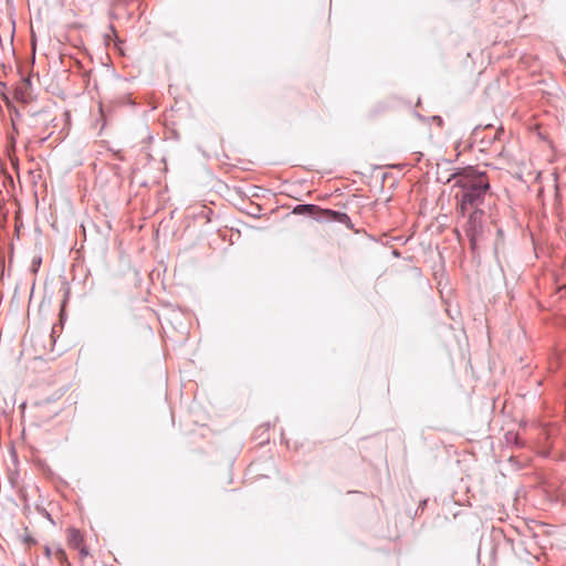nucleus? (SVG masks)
Returning <instances> with one entry per match:
<instances>
[{"label": "nucleus", "mask_w": 566, "mask_h": 566, "mask_svg": "<svg viewBox=\"0 0 566 566\" xmlns=\"http://www.w3.org/2000/svg\"><path fill=\"white\" fill-rule=\"evenodd\" d=\"M448 181L453 182L452 188L457 189L454 192L457 212L462 217H465L470 209L478 208L490 189L485 172L478 171L473 167L458 170Z\"/></svg>", "instance_id": "nucleus-1"}, {"label": "nucleus", "mask_w": 566, "mask_h": 566, "mask_svg": "<svg viewBox=\"0 0 566 566\" xmlns=\"http://www.w3.org/2000/svg\"><path fill=\"white\" fill-rule=\"evenodd\" d=\"M468 219L464 224V232L470 241V248L475 254L478 252L479 243L484 237V217L485 212L482 209H470L467 214Z\"/></svg>", "instance_id": "nucleus-2"}, {"label": "nucleus", "mask_w": 566, "mask_h": 566, "mask_svg": "<svg viewBox=\"0 0 566 566\" xmlns=\"http://www.w3.org/2000/svg\"><path fill=\"white\" fill-rule=\"evenodd\" d=\"M318 221H336L347 227H350V218L345 212L334 211L329 209H324L322 216H318Z\"/></svg>", "instance_id": "nucleus-3"}, {"label": "nucleus", "mask_w": 566, "mask_h": 566, "mask_svg": "<svg viewBox=\"0 0 566 566\" xmlns=\"http://www.w3.org/2000/svg\"><path fill=\"white\" fill-rule=\"evenodd\" d=\"M323 211H324V209L319 208L316 205H311V203L298 205V206L294 207V209H293V213H295V214L310 216V217L315 218L316 220H318V216H322Z\"/></svg>", "instance_id": "nucleus-4"}, {"label": "nucleus", "mask_w": 566, "mask_h": 566, "mask_svg": "<svg viewBox=\"0 0 566 566\" xmlns=\"http://www.w3.org/2000/svg\"><path fill=\"white\" fill-rule=\"evenodd\" d=\"M31 81L23 78L14 90V98L19 102L27 103L30 98Z\"/></svg>", "instance_id": "nucleus-5"}, {"label": "nucleus", "mask_w": 566, "mask_h": 566, "mask_svg": "<svg viewBox=\"0 0 566 566\" xmlns=\"http://www.w3.org/2000/svg\"><path fill=\"white\" fill-rule=\"evenodd\" d=\"M55 556L59 560L63 562L66 559V554L63 549L59 548L56 549Z\"/></svg>", "instance_id": "nucleus-6"}, {"label": "nucleus", "mask_w": 566, "mask_h": 566, "mask_svg": "<svg viewBox=\"0 0 566 566\" xmlns=\"http://www.w3.org/2000/svg\"><path fill=\"white\" fill-rule=\"evenodd\" d=\"M1 95H2L3 101H4L7 104H9V97H8L4 93H2Z\"/></svg>", "instance_id": "nucleus-7"}, {"label": "nucleus", "mask_w": 566, "mask_h": 566, "mask_svg": "<svg viewBox=\"0 0 566 566\" xmlns=\"http://www.w3.org/2000/svg\"><path fill=\"white\" fill-rule=\"evenodd\" d=\"M499 134H500V132H495L494 138H497Z\"/></svg>", "instance_id": "nucleus-8"}]
</instances>
